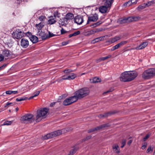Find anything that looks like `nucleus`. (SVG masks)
Segmentation results:
<instances>
[{"label":"nucleus","instance_id":"obj_31","mask_svg":"<svg viewBox=\"0 0 155 155\" xmlns=\"http://www.w3.org/2000/svg\"><path fill=\"white\" fill-rule=\"evenodd\" d=\"M13 123V121H6L5 122H4L3 124H2V125H10L12 124V123Z\"/></svg>","mask_w":155,"mask_h":155},{"label":"nucleus","instance_id":"obj_53","mask_svg":"<svg viewBox=\"0 0 155 155\" xmlns=\"http://www.w3.org/2000/svg\"><path fill=\"white\" fill-rule=\"evenodd\" d=\"M13 103H12V102H8L6 103V105H5V107H7V106H9V105L11 104H12Z\"/></svg>","mask_w":155,"mask_h":155},{"label":"nucleus","instance_id":"obj_28","mask_svg":"<svg viewBox=\"0 0 155 155\" xmlns=\"http://www.w3.org/2000/svg\"><path fill=\"white\" fill-rule=\"evenodd\" d=\"M97 32V31L94 30H91L88 31L86 32V35L89 36L90 35L93 34Z\"/></svg>","mask_w":155,"mask_h":155},{"label":"nucleus","instance_id":"obj_46","mask_svg":"<svg viewBox=\"0 0 155 155\" xmlns=\"http://www.w3.org/2000/svg\"><path fill=\"white\" fill-rule=\"evenodd\" d=\"M72 71V70H71V69H69L64 70V72L65 73H68L71 72Z\"/></svg>","mask_w":155,"mask_h":155},{"label":"nucleus","instance_id":"obj_49","mask_svg":"<svg viewBox=\"0 0 155 155\" xmlns=\"http://www.w3.org/2000/svg\"><path fill=\"white\" fill-rule=\"evenodd\" d=\"M69 41H66L63 42L62 43V45L63 46H64V45H67L69 43Z\"/></svg>","mask_w":155,"mask_h":155},{"label":"nucleus","instance_id":"obj_38","mask_svg":"<svg viewBox=\"0 0 155 155\" xmlns=\"http://www.w3.org/2000/svg\"><path fill=\"white\" fill-rule=\"evenodd\" d=\"M27 97H19L17 98L16 99V100L18 101H24L25 100L27 99Z\"/></svg>","mask_w":155,"mask_h":155},{"label":"nucleus","instance_id":"obj_10","mask_svg":"<svg viewBox=\"0 0 155 155\" xmlns=\"http://www.w3.org/2000/svg\"><path fill=\"white\" fill-rule=\"evenodd\" d=\"M37 35L39 37L42 39H45L48 38V34L45 32H43L41 30H38L37 33Z\"/></svg>","mask_w":155,"mask_h":155},{"label":"nucleus","instance_id":"obj_61","mask_svg":"<svg viewBox=\"0 0 155 155\" xmlns=\"http://www.w3.org/2000/svg\"><path fill=\"white\" fill-rule=\"evenodd\" d=\"M91 137V136H88V137H87V140H88V139H90Z\"/></svg>","mask_w":155,"mask_h":155},{"label":"nucleus","instance_id":"obj_32","mask_svg":"<svg viewBox=\"0 0 155 155\" xmlns=\"http://www.w3.org/2000/svg\"><path fill=\"white\" fill-rule=\"evenodd\" d=\"M104 37H101L99 38H97L94 39L93 41H94V42H97L98 41H101L103 40L104 39Z\"/></svg>","mask_w":155,"mask_h":155},{"label":"nucleus","instance_id":"obj_17","mask_svg":"<svg viewBox=\"0 0 155 155\" xmlns=\"http://www.w3.org/2000/svg\"><path fill=\"white\" fill-rule=\"evenodd\" d=\"M2 54L5 59H6L7 58H9L11 56L12 53L10 51L5 49L3 51Z\"/></svg>","mask_w":155,"mask_h":155},{"label":"nucleus","instance_id":"obj_62","mask_svg":"<svg viewBox=\"0 0 155 155\" xmlns=\"http://www.w3.org/2000/svg\"><path fill=\"white\" fill-rule=\"evenodd\" d=\"M72 36H73V34H70L69 35V37L70 38Z\"/></svg>","mask_w":155,"mask_h":155},{"label":"nucleus","instance_id":"obj_36","mask_svg":"<svg viewBox=\"0 0 155 155\" xmlns=\"http://www.w3.org/2000/svg\"><path fill=\"white\" fill-rule=\"evenodd\" d=\"M110 114V113L109 112H108L107 113H105L104 114H100L99 116V118H102V117H107L109 116Z\"/></svg>","mask_w":155,"mask_h":155},{"label":"nucleus","instance_id":"obj_26","mask_svg":"<svg viewBox=\"0 0 155 155\" xmlns=\"http://www.w3.org/2000/svg\"><path fill=\"white\" fill-rule=\"evenodd\" d=\"M74 18L73 14L71 13L67 14L65 16V18L67 20L71 19Z\"/></svg>","mask_w":155,"mask_h":155},{"label":"nucleus","instance_id":"obj_11","mask_svg":"<svg viewBox=\"0 0 155 155\" xmlns=\"http://www.w3.org/2000/svg\"><path fill=\"white\" fill-rule=\"evenodd\" d=\"M110 125L109 124L102 125L99 126H98L94 128H93L89 130L88 131V132H91L94 131L95 130H97L101 129L104 128L106 127H109Z\"/></svg>","mask_w":155,"mask_h":155},{"label":"nucleus","instance_id":"obj_16","mask_svg":"<svg viewBox=\"0 0 155 155\" xmlns=\"http://www.w3.org/2000/svg\"><path fill=\"white\" fill-rule=\"evenodd\" d=\"M74 20V22L78 25H80L83 21L82 17L79 15L76 16Z\"/></svg>","mask_w":155,"mask_h":155},{"label":"nucleus","instance_id":"obj_63","mask_svg":"<svg viewBox=\"0 0 155 155\" xmlns=\"http://www.w3.org/2000/svg\"><path fill=\"white\" fill-rule=\"evenodd\" d=\"M55 104V103H51L50 104V106H53Z\"/></svg>","mask_w":155,"mask_h":155},{"label":"nucleus","instance_id":"obj_34","mask_svg":"<svg viewBox=\"0 0 155 155\" xmlns=\"http://www.w3.org/2000/svg\"><path fill=\"white\" fill-rule=\"evenodd\" d=\"M40 93V92L39 91H36L33 94V95L32 96L30 97L29 98V99H31L32 98H33L34 97L37 96L38 95H39Z\"/></svg>","mask_w":155,"mask_h":155},{"label":"nucleus","instance_id":"obj_41","mask_svg":"<svg viewBox=\"0 0 155 155\" xmlns=\"http://www.w3.org/2000/svg\"><path fill=\"white\" fill-rule=\"evenodd\" d=\"M128 42V41H121L120 43H118L120 46H121L124 45L126 44Z\"/></svg>","mask_w":155,"mask_h":155},{"label":"nucleus","instance_id":"obj_52","mask_svg":"<svg viewBox=\"0 0 155 155\" xmlns=\"http://www.w3.org/2000/svg\"><path fill=\"white\" fill-rule=\"evenodd\" d=\"M49 35H48V38L52 37L54 36V35L53 34L50 32H48Z\"/></svg>","mask_w":155,"mask_h":155},{"label":"nucleus","instance_id":"obj_22","mask_svg":"<svg viewBox=\"0 0 155 155\" xmlns=\"http://www.w3.org/2000/svg\"><path fill=\"white\" fill-rule=\"evenodd\" d=\"M30 39L33 43H36L38 41V37L35 35H32L30 37Z\"/></svg>","mask_w":155,"mask_h":155},{"label":"nucleus","instance_id":"obj_64","mask_svg":"<svg viewBox=\"0 0 155 155\" xmlns=\"http://www.w3.org/2000/svg\"><path fill=\"white\" fill-rule=\"evenodd\" d=\"M18 110V107H16V108H15V111H17Z\"/></svg>","mask_w":155,"mask_h":155},{"label":"nucleus","instance_id":"obj_19","mask_svg":"<svg viewBox=\"0 0 155 155\" xmlns=\"http://www.w3.org/2000/svg\"><path fill=\"white\" fill-rule=\"evenodd\" d=\"M134 0H131L128 1L127 2L124 3V5L125 6H130L132 4H136L137 2V0H135V2H133V1H134Z\"/></svg>","mask_w":155,"mask_h":155},{"label":"nucleus","instance_id":"obj_42","mask_svg":"<svg viewBox=\"0 0 155 155\" xmlns=\"http://www.w3.org/2000/svg\"><path fill=\"white\" fill-rule=\"evenodd\" d=\"M154 3V2L153 1H151L148 2L147 3L145 4L146 7L150 6Z\"/></svg>","mask_w":155,"mask_h":155},{"label":"nucleus","instance_id":"obj_8","mask_svg":"<svg viewBox=\"0 0 155 155\" xmlns=\"http://www.w3.org/2000/svg\"><path fill=\"white\" fill-rule=\"evenodd\" d=\"M77 101L75 95L65 99L63 102L64 105L67 106L70 105Z\"/></svg>","mask_w":155,"mask_h":155},{"label":"nucleus","instance_id":"obj_4","mask_svg":"<svg viewBox=\"0 0 155 155\" xmlns=\"http://www.w3.org/2000/svg\"><path fill=\"white\" fill-rule=\"evenodd\" d=\"M21 122L24 123H31L35 121V118L34 115L28 114L22 116L21 119Z\"/></svg>","mask_w":155,"mask_h":155},{"label":"nucleus","instance_id":"obj_33","mask_svg":"<svg viewBox=\"0 0 155 155\" xmlns=\"http://www.w3.org/2000/svg\"><path fill=\"white\" fill-rule=\"evenodd\" d=\"M56 20L53 18H51L50 19L48 20V24L52 25L56 22Z\"/></svg>","mask_w":155,"mask_h":155},{"label":"nucleus","instance_id":"obj_37","mask_svg":"<svg viewBox=\"0 0 155 155\" xmlns=\"http://www.w3.org/2000/svg\"><path fill=\"white\" fill-rule=\"evenodd\" d=\"M120 46L118 44H117L114 46L113 47L111 48V51H114L118 48Z\"/></svg>","mask_w":155,"mask_h":155},{"label":"nucleus","instance_id":"obj_1","mask_svg":"<svg viewBox=\"0 0 155 155\" xmlns=\"http://www.w3.org/2000/svg\"><path fill=\"white\" fill-rule=\"evenodd\" d=\"M48 111V109L46 108H41L37 110L35 117L36 122H40L42 119L46 117Z\"/></svg>","mask_w":155,"mask_h":155},{"label":"nucleus","instance_id":"obj_15","mask_svg":"<svg viewBox=\"0 0 155 155\" xmlns=\"http://www.w3.org/2000/svg\"><path fill=\"white\" fill-rule=\"evenodd\" d=\"M98 19V15L97 14H95L94 15L89 17L88 18L87 24H88L90 21H95Z\"/></svg>","mask_w":155,"mask_h":155},{"label":"nucleus","instance_id":"obj_3","mask_svg":"<svg viewBox=\"0 0 155 155\" xmlns=\"http://www.w3.org/2000/svg\"><path fill=\"white\" fill-rule=\"evenodd\" d=\"M90 93L89 89L87 88L81 89L76 91L74 93V95L77 100L81 99L88 95Z\"/></svg>","mask_w":155,"mask_h":155},{"label":"nucleus","instance_id":"obj_21","mask_svg":"<svg viewBox=\"0 0 155 155\" xmlns=\"http://www.w3.org/2000/svg\"><path fill=\"white\" fill-rule=\"evenodd\" d=\"M120 37L116 36L113 38H110L109 40V42L111 43H113L120 40Z\"/></svg>","mask_w":155,"mask_h":155},{"label":"nucleus","instance_id":"obj_45","mask_svg":"<svg viewBox=\"0 0 155 155\" xmlns=\"http://www.w3.org/2000/svg\"><path fill=\"white\" fill-rule=\"evenodd\" d=\"M147 143L146 142H145L144 143V144L143 145H142L141 148L142 150L144 149L147 147Z\"/></svg>","mask_w":155,"mask_h":155},{"label":"nucleus","instance_id":"obj_14","mask_svg":"<svg viewBox=\"0 0 155 155\" xmlns=\"http://www.w3.org/2000/svg\"><path fill=\"white\" fill-rule=\"evenodd\" d=\"M21 45L22 47L24 48H27L29 45V42L28 40L25 38H22L21 41Z\"/></svg>","mask_w":155,"mask_h":155},{"label":"nucleus","instance_id":"obj_13","mask_svg":"<svg viewBox=\"0 0 155 155\" xmlns=\"http://www.w3.org/2000/svg\"><path fill=\"white\" fill-rule=\"evenodd\" d=\"M128 73L130 81L134 79L137 76V73L135 71H129Z\"/></svg>","mask_w":155,"mask_h":155},{"label":"nucleus","instance_id":"obj_44","mask_svg":"<svg viewBox=\"0 0 155 155\" xmlns=\"http://www.w3.org/2000/svg\"><path fill=\"white\" fill-rule=\"evenodd\" d=\"M68 74H65L62 77V80H68Z\"/></svg>","mask_w":155,"mask_h":155},{"label":"nucleus","instance_id":"obj_50","mask_svg":"<svg viewBox=\"0 0 155 155\" xmlns=\"http://www.w3.org/2000/svg\"><path fill=\"white\" fill-rule=\"evenodd\" d=\"M4 57L2 54H0V61H2L4 59Z\"/></svg>","mask_w":155,"mask_h":155},{"label":"nucleus","instance_id":"obj_58","mask_svg":"<svg viewBox=\"0 0 155 155\" xmlns=\"http://www.w3.org/2000/svg\"><path fill=\"white\" fill-rule=\"evenodd\" d=\"M59 24H61V25H63L65 24V23L64 22H62V21H60L59 22Z\"/></svg>","mask_w":155,"mask_h":155},{"label":"nucleus","instance_id":"obj_54","mask_svg":"<svg viewBox=\"0 0 155 155\" xmlns=\"http://www.w3.org/2000/svg\"><path fill=\"white\" fill-rule=\"evenodd\" d=\"M54 15L55 17H58V12L56 11L54 13Z\"/></svg>","mask_w":155,"mask_h":155},{"label":"nucleus","instance_id":"obj_29","mask_svg":"<svg viewBox=\"0 0 155 155\" xmlns=\"http://www.w3.org/2000/svg\"><path fill=\"white\" fill-rule=\"evenodd\" d=\"M153 150V147L150 146H149L147 149L146 153H151Z\"/></svg>","mask_w":155,"mask_h":155},{"label":"nucleus","instance_id":"obj_57","mask_svg":"<svg viewBox=\"0 0 155 155\" xmlns=\"http://www.w3.org/2000/svg\"><path fill=\"white\" fill-rule=\"evenodd\" d=\"M132 140H129V141H128V143H127V145H130L131 144V143H132Z\"/></svg>","mask_w":155,"mask_h":155},{"label":"nucleus","instance_id":"obj_24","mask_svg":"<svg viewBox=\"0 0 155 155\" xmlns=\"http://www.w3.org/2000/svg\"><path fill=\"white\" fill-rule=\"evenodd\" d=\"M44 26V24L43 22H40L38 24H36L35 25V27L38 30H41L42 28Z\"/></svg>","mask_w":155,"mask_h":155},{"label":"nucleus","instance_id":"obj_56","mask_svg":"<svg viewBox=\"0 0 155 155\" xmlns=\"http://www.w3.org/2000/svg\"><path fill=\"white\" fill-rule=\"evenodd\" d=\"M6 65L5 64L0 67V70H1L3 68H4L5 67Z\"/></svg>","mask_w":155,"mask_h":155},{"label":"nucleus","instance_id":"obj_43","mask_svg":"<svg viewBox=\"0 0 155 155\" xmlns=\"http://www.w3.org/2000/svg\"><path fill=\"white\" fill-rule=\"evenodd\" d=\"M126 142V140L125 139H123L122 140L121 142L122 145L121 146V148H123Z\"/></svg>","mask_w":155,"mask_h":155},{"label":"nucleus","instance_id":"obj_20","mask_svg":"<svg viewBox=\"0 0 155 155\" xmlns=\"http://www.w3.org/2000/svg\"><path fill=\"white\" fill-rule=\"evenodd\" d=\"M113 149L114 152L117 153H120V149L118 145L117 144H115L113 146Z\"/></svg>","mask_w":155,"mask_h":155},{"label":"nucleus","instance_id":"obj_5","mask_svg":"<svg viewBox=\"0 0 155 155\" xmlns=\"http://www.w3.org/2000/svg\"><path fill=\"white\" fill-rule=\"evenodd\" d=\"M155 76V68H151L145 70L142 74V77L145 79L150 78Z\"/></svg>","mask_w":155,"mask_h":155},{"label":"nucleus","instance_id":"obj_27","mask_svg":"<svg viewBox=\"0 0 155 155\" xmlns=\"http://www.w3.org/2000/svg\"><path fill=\"white\" fill-rule=\"evenodd\" d=\"M77 77V75L71 73L69 74H68V80L74 79Z\"/></svg>","mask_w":155,"mask_h":155},{"label":"nucleus","instance_id":"obj_18","mask_svg":"<svg viewBox=\"0 0 155 155\" xmlns=\"http://www.w3.org/2000/svg\"><path fill=\"white\" fill-rule=\"evenodd\" d=\"M109 10L108 8L104 5L101 6L99 8V11L102 13H105Z\"/></svg>","mask_w":155,"mask_h":155},{"label":"nucleus","instance_id":"obj_9","mask_svg":"<svg viewBox=\"0 0 155 155\" xmlns=\"http://www.w3.org/2000/svg\"><path fill=\"white\" fill-rule=\"evenodd\" d=\"M120 81L124 82L130 81L128 71H125L122 73L120 77Z\"/></svg>","mask_w":155,"mask_h":155},{"label":"nucleus","instance_id":"obj_59","mask_svg":"<svg viewBox=\"0 0 155 155\" xmlns=\"http://www.w3.org/2000/svg\"><path fill=\"white\" fill-rule=\"evenodd\" d=\"M113 90V89H110V90H109L108 91H106L105 92H104V94H106V93H108V92H111Z\"/></svg>","mask_w":155,"mask_h":155},{"label":"nucleus","instance_id":"obj_60","mask_svg":"<svg viewBox=\"0 0 155 155\" xmlns=\"http://www.w3.org/2000/svg\"><path fill=\"white\" fill-rule=\"evenodd\" d=\"M12 94H16L18 93V91H12Z\"/></svg>","mask_w":155,"mask_h":155},{"label":"nucleus","instance_id":"obj_2","mask_svg":"<svg viewBox=\"0 0 155 155\" xmlns=\"http://www.w3.org/2000/svg\"><path fill=\"white\" fill-rule=\"evenodd\" d=\"M69 131V129L65 128L61 130H58L51 132L42 137L44 140H46L55 137L60 135L64 134Z\"/></svg>","mask_w":155,"mask_h":155},{"label":"nucleus","instance_id":"obj_30","mask_svg":"<svg viewBox=\"0 0 155 155\" xmlns=\"http://www.w3.org/2000/svg\"><path fill=\"white\" fill-rule=\"evenodd\" d=\"M78 149V148L77 147L73 148L72 150H71L69 152V153L68 155H73L74 153H75Z\"/></svg>","mask_w":155,"mask_h":155},{"label":"nucleus","instance_id":"obj_40","mask_svg":"<svg viewBox=\"0 0 155 155\" xmlns=\"http://www.w3.org/2000/svg\"><path fill=\"white\" fill-rule=\"evenodd\" d=\"M38 19L41 21H44L46 19V18L44 16L41 15L38 17Z\"/></svg>","mask_w":155,"mask_h":155},{"label":"nucleus","instance_id":"obj_6","mask_svg":"<svg viewBox=\"0 0 155 155\" xmlns=\"http://www.w3.org/2000/svg\"><path fill=\"white\" fill-rule=\"evenodd\" d=\"M140 17L138 16H131L127 18H125L120 20L121 23H125L128 22H133L139 20Z\"/></svg>","mask_w":155,"mask_h":155},{"label":"nucleus","instance_id":"obj_23","mask_svg":"<svg viewBox=\"0 0 155 155\" xmlns=\"http://www.w3.org/2000/svg\"><path fill=\"white\" fill-rule=\"evenodd\" d=\"M113 3H111L110 1L107 0L104 3V5L105 6L110 9L111 8V6Z\"/></svg>","mask_w":155,"mask_h":155},{"label":"nucleus","instance_id":"obj_7","mask_svg":"<svg viewBox=\"0 0 155 155\" xmlns=\"http://www.w3.org/2000/svg\"><path fill=\"white\" fill-rule=\"evenodd\" d=\"M25 35L24 31L20 29H16L13 32V37L14 38L19 39L22 38Z\"/></svg>","mask_w":155,"mask_h":155},{"label":"nucleus","instance_id":"obj_48","mask_svg":"<svg viewBox=\"0 0 155 155\" xmlns=\"http://www.w3.org/2000/svg\"><path fill=\"white\" fill-rule=\"evenodd\" d=\"M73 34L74 36H76L77 35H79L80 34V31H77L74 32Z\"/></svg>","mask_w":155,"mask_h":155},{"label":"nucleus","instance_id":"obj_51","mask_svg":"<svg viewBox=\"0 0 155 155\" xmlns=\"http://www.w3.org/2000/svg\"><path fill=\"white\" fill-rule=\"evenodd\" d=\"M67 32V31L64 30L63 28H61V33L62 34H64Z\"/></svg>","mask_w":155,"mask_h":155},{"label":"nucleus","instance_id":"obj_25","mask_svg":"<svg viewBox=\"0 0 155 155\" xmlns=\"http://www.w3.org/2000/svg\"><path fill=\"white\" fill-rule=\"evenodd\" d=\"M90 81L91 83H96L101 81V79L99 78L96 77L93 79H90Z\"/></svg>","mask_w":155,"mask_h":155},{"label":"nucleus","instance_id":"obj_47","mask_svg":"<svg viewBox=\"0 0 155 155\" xmlns=\"http://www.w3.org/2000/svg\"><path fill=\"white\" fill-rule=\"evenodd\" d=\"M150 136V135L149 134H147L146 136L143 138V141H145Z\"/></svg>","mask_w":155,"mask_h":155},{"label":"nucleus","instance_id":"obj_35","mask_svg":"<svg viewBox=\"0 0 155 155\" xmlns=\"http://www.w3.org/2000/svg\"><path fill=\"white\" fill-rule=\"evenodd\" d=\"M146 7L145 4L144 3L142 5H140L137 8V9L139 10H141L145 8Z\"/></svg>","mask_w":155,"mask_h":155},{"label":"nucleus","instance_id":"obj_55","mask_svg":"<svg viewBox=\"0 0 155 155\" xmlns=\"http://www.w3.org/2000/svg\"><path fill=\"white\" fill-rule=\"evenodd\" d=\"M6 94H12V91H6Z\"/></svg>","mask_w":155,"mask_h":155},{"label":"nucleus","instance_id":"obj_12","mask_svg":"<svg viewBox=\"0 0 155 155\" xmlns=\"http://www.w3.org/2000/svg\"><path fill=\"white\" fill-rule=\"evenodd\" d=\"M148 43L147 42H144L142 43L139 46H138L136 47L131 48V50H139L144 48L148 45Z\"/></svg>","mask_w":155,"mask_h":155},{"label":"nucleus","instance_id":"obj_39","mask_svg":"<svg viewBox=\"0 0 155 155\" xmlns=\"http://www.w3.org/2000/svg\"><path fill=\"white\" fill-rule=\"evenodd\" d=\"M111 57V55L109 54L107 56L102 57L100 58V60L104 61L105 60L109 58H110Z\"/></svg>","mask_w":155,"mask_h":155}]
</instances>
